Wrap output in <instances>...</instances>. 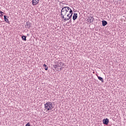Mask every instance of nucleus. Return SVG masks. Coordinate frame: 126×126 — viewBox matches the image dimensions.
I'll use <instances>...</instances> for the list:
<instances>
[{
	"instance_id": "obj_4",
	"label": "nucleus",
	"mask_w": 126,
	"mask_h": 126,
	"mask_svg": "<svg viewBox=\"0 0 126 126\" xmlns=\"http://www.w3.org/2000/svg\"><path fill=\"white\" fill-rule=\"evenodd\" d=\"M39 0H32V4L33 5H36V4H38V3H39Z\"/></svg>"
},
{
	"instance_id": "obj_16",
	"label": "nucleus",
	"mask_w": 126,
	"mask_h": 126,
	"mask_svg": "<svg viewBox=\"0 0 126 126\" xmlns=\"http://www.w3.org/2000/svg\"><path fill=\"white\" fill-rule=\"evenodd\" d=\"M53 67H54V68H57V67H58V65L57 64L53 65Z\"/></svg>"
},
{
	"instance_id": "obj_8",
	"label": "nucleus",
	"mask_w": 126,
	"mask_h": 126,
	"mask_svg": "<svg viewBox=\"0 0 126 126\" xmlns=\"http://www.w3.org/2000/svg\"><path fill=\"white\" fill-rule=\"evenodd\" d=\"M77 19V13H74L73 15V20H76Z\"/></svg>"
},
{
	"instance_id": "obj_21",
	"label": "nucleus",
	"mask_w": 126,
	"mask_h": 126,
	"mask_svg": "<svg viewBox=\"0 0 126 126\" xmlns=\"http://www.w3.org/2000/svg\"><path fill=\"white\" fill-rule=\"evenodd\" d=\"M69 22H71V19H70Z\"/></svg>"
},
{
	"instance_id": "obj_2",
	"label": "nucleus",
	"mask_w": 126,
	"mask_h": 126,
	"mask_svg": "<svg viewBox=\"0 0 126 126\" xmlns=\"http://www.w3.org/2000/svg\"><path fill=\"white\" fill-rule=\"evenodd\" d=\"M73 13V12L72 11V10H70L69 11V13H68L67 14V16L68 18H64V19H63V20L64 21H66L67 20H69V19H70V18H71V17H72V14Z\"/></svg>"
},
{
	"instance_id": "obj_9",
	"label": "nucleus",
	"mask_w": 126,
	"mask_h": 126,
	"mask_svg": "<svg viewBox=\"0 0 126 126\" xmlns=\"http://www.w3.org/2000/svg\"><path fill=\"white\" fill-rule=\"evenodd\" d=\"M7 17V16L4 15V21H5V22H6V23H9V21H8V19L7 18H6Z\"/></svg>"
},
{
	"instance_id": "obj_18",
	"label": "nucleus",
	"mask_w": 126,
	"mask_h": 126,
	"mask_svg": "<svg viewBox=\"0 0 126 126\" xmlns=\"http://www.w3.org/2000/svg\"><path fill=\"white\" fill-rule=\"evenodd\" d=\"M0 16H1V17H2V16H3V13H0Z\"/></svg>"
},
{
	"instance_id": "obj_13",
	"label": "nucleus",
	"mask_w": 126,
	"mask_h": 126,
	"mask_svg": "<svg viewBox=\"0 0 126 126\" xmlns=\"http://www.w3.org/2000/svg\"><path fill=\"white\" fill-rule=\"evenodd\" d=\"M97 78L99 79V80H100L101 82H104V80L103 79V78L99 76H97Z\"/></svg>"
},
{
	"instance_id": "obj_11",
	"label": "nucleus",
	"mask_w": 126,
	"mask_h": 126,
	"mask_svg": "<svg viewBox=\"0 0 126 126\" xmlns=\"http://www.w3.org/2000/svg\"><path fill=\"white\" fill-rule=\"evenodd\" d=\"M64 63H62V62H60V63H59V64H58L57 65H58V66H59V67L62 66V67L63 68V66L64 65Z\"/></svg>"
},
{
	"instance_id": "obj_20",
	"label": "nucleus",
	"mask_w": 126,
	"mask_h": 126,
	"mask_svg": "<svg viewBox=\"0 0 126 126\" xmlns=\"http://www.w3.org/2000/svg\"><path fill=\"white\" fill-rule=\"evenodd\" d=\"M0 13H4L3 12H2V11L0 10Z\"/></svg>"
},
{
	"instance_id": "obj_5",
	"label": "nucleus",
	"mask_w": 126,
	"mask_h": 126,
	"mask_svg": "<svg viewBox=\"0 0 126 126\" xmlns=\"http://www.w3.org/2000/svg\"><path fill=\"white\" fill-rule=\"evenodd\" d=\"M103 123L104 125H108V124H109V120L108 119V118L103 119Z\"/></svg>"
},
{
	"instance_id": "obj_15",
	"label": "nucleus",
	"mask_w": 126,
	"mask_h": 126,
	"mask_svg": "<svg viewBox=\"0 0 126 126\" xmlns=\"http://www.w3.org/2000/svg\"><path fill=\"white\" fill-rule=\"evenodd\" d=\"M44 67H45V70H48V66H47V65H46L45 64H44L43 65Z\"/></svg>"
},
{
	"instance_id": "obj_14",
	"label": "nucleus",
	"mask_w": 126,
	"mask_h": 126,
	"mask_svg": "<svg viewBox=\"0 0 126 126\" xmlns=\"http://www.w3.org/2000/svg\"><path fill=\"white\" fill-rule=\"evenodd\" d=\"M94 21V18H93V17H91V18L90 19V22L91 23Z\"/></svg>"
},
{
	"instance_id": "obj_6",
	"label": "nucleus",
	"mask_w": 126,
	"mask_h": 126,
	"mask_svg": "<svg viewBox=\"0 0 126 126\" xmlns=\"http://www.w3.org/2000/svg\"><path fill=\"white\" fill-rule=\"evenodd\" d=\"M65 7H66L65 8V10L66 11V14H68V13H69V11L71 10V9H70V8H69V7H67V6H65Z\"/></svg>"
},
{
	"instance_id": "obj_17",
	"label": "nucleus",
	"mask_w": 126,
	"mask_h": 126,
	"mask_svg": "<svg viewBox=\"0 0 126 126\" xmlns=\"http://www.w3.org/2000/svg\"><path fill=\"white\" fill-rule=\"evenodd\" d=\"M25 126H30V123H28V124H27Z\"/></svg>"
},
{
	"instance_id": "obj_19",
	"label": "nucleus",
	"mask_w": 126,
	"mask_h": 126,
	"mask_svg": "<svg viewBox=\"0 0 126 126\" xmlns=\"http://www.w3.org/2000/svg\"><path fill=\"white\" fill-rule=\"evenodd\" d=\"M62 68H60V69H59V71H61L62 70Z\"/></svg>"
},
{
	"instance_id": "obj_10",
	"label": "nucleus",
	"mask_w": 126,
	"mask_h": 126,
	"mask_svg": "<svg viewBox=\"0 0 126 126\" xmlns=\"http://www.w3.org/2000/svg\"><path fill=\"white\" fill-rule=\"evenodd\" d=\"M102 26H106V25H107V24H108V22H107V21L104 20V21H102Z\"/></svg>"
},
{
	"instance_id": "obj_12",
	"label": "nucleus",
	"mask_w": 126,
	"mask_h": 126,
	"mask_svg": "<svg viewBox=\"0 0 126 126\" xmlns=\"http://www.w3.org/2000/svg\"><path fill=\"white\" fill-rule=\"evenodd\" d=\"M26 38H27V36L25 35L22 36V39L23 41H26L27 40Z\"/></svg>"
},
{
	"instance_id": "obj_1",
	"label": "nucleus",
	"mask_w": 126,
	"mask_h": 126,
	"mask_svg": "<svg viewBox=\"0 0 126 126\" xmlns=\"http://www.w3.org/2000/svg\"><path fill=\"white\" fill-rule=\"evenodd\" d=\"M45 109H47V111H50L53 109V103L50 101L46 102L45 104H44Z\"/></svg>"
},
{
	"instance_id": "obj_7",
	"label": "nucleus",
	"mask_w": 126,
	"mask_h": 126,
	"mask_svg": "<svg viewBox=\"0 0 126 126\" xmlns=\"http://www.w3.org/2000/svg\"><path fill=\"white\" fill-rule=\"evenodd\" d=\"M26 25H27V28H30V27H31L32 25V24H31V23H30V22H27Z\"/></svg>"
},
{
	"instance_id": "obj_3",
	"label": "nucleus",
	"mask_w": 126,
	"mask_h": 126,
	"mask_svg": "<svg viewBox=\"0 0 126 126\" xmlns=\"http://www.w3.org/2000/svg\"><path fill=\"white\" fill-rule=\"evenodd\" d=\"M65 8H66L65 7H63L62 10H61V17H62V19H64L65 18L64 16H65V15H66V11L65 10Z\"/></svg>"
}]
</instances>
